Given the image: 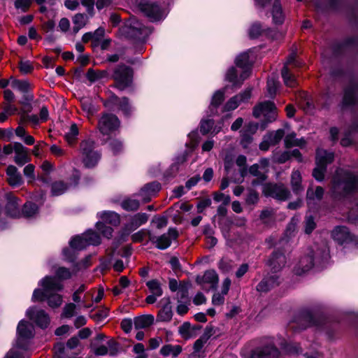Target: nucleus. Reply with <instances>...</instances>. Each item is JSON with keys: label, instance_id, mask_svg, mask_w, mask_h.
Returning a JSON list of instances; mask_svg holds the SVG:
<instances>
[{"label": "nucleus", "instance_id": "obj_60", "mask_svg": "<svg viewBox=\"0 0 358 358\" xmlns=\"http://www.w3.org/2000/svg\"><path fill=\"white\" fill-rule=\"evenodd\" d=\"M55 274H56V276L58 278L57 279L58 280H59V279H60V280H67V279H69L71 277V275H72V273L69 271V269L66 268L65 267H59V268H58V269L55 272Z\"/></svg>", "mask_w": 358, "mask_h": 358}, {"label": "nucleus", "instance_id": "obj_28", "mask_svg": "<svg viewBox=\"0 0 358 358\" xmlns=\"http://www.w3.org/2000/svg\"><path fill=\"white\" fill-rule=\"evenodd\" d=\"M15 162L20 166H22L29 162L28 150L22 143H15Z\"/></svg>", "mask_w": 358, "mask_h": 358}, {"label": "nucleus", "instance_id": "obj_35", "mask_svg": "<svg viewBox=\"0 0 358 358\" xmlns=\"http://www.w3.org/2000/svg\"><path fill=\"white\" fill-rule=\"evenodd\" d=\"M324 194V189L321 187H317L314 191L312 187H309L306 193L307 203L309 206L315 203V201H320Z\"/></svg>", "mask_w": 358, "mask_h": 358}, {"label": "nucleus", "instance_id": "obj_27", "mask_svg": "<svg viewBox=\"0 0 358 358\" xmlns=\"http://www.w3.org/2000/svg\"><path fill=\"white\" fill-rule=\"evenodd\" d=\"M6 210L7 214L12 217H17L20 215L18 199L12 193L7 194Z\"/></svg>", "mask_w": 358, "mask_h": 358}, {"label": "nucleus", "instance_id": "obj_12", "mask_svg": "<svg viewBox=\"0 0 358 358\" xmlns=\"http://www.w3.org/2000/svg\"><path fill=\"white\" fill-rule=\"evenodd\" d=\"M26 315L31 320L34 321L42 329L47 328L50 324L48 314L45 310L37 308L35 306L28 308Z\"/></svg>", "mask_w": 358, "mask_h": 358}, {"label": "nucleus", "instance_id": "obj_37", "mask_svg": "<svg viewBox=\"0 0 358 358\" xmlns=\"http://www.w3.org/2000/svg\"><path fill=\"white\" fill-rule=\"evenodd\" d=\"M285 145L286 148H291L294 146L303 147L306 145V141L303 138H296L295 133L287 134L285 137Z\"/></svg>", "mask_w": 358, "mask_h": 358}, {"label": "nucleus", "instance_id": "obj_44", "mask_svg": "<svg viewBox=\"0 0 358 358\" xmlns=\"http://www.w3.org/2000/svg\"><path fill=\"white\" fill-rule=\"evenodd\" d=\"M224 96L223 91L218 90L215 92L212 97L211 103L209 106V108L212 114H214L215 113L217 112L216 108L222 103V102L224 100Z\"/></svg>", "mask_w": 358, "mask_h": 358}, {"label": "nucleus", "instance_id": "obj_20", "mask_svg": "<svg viewBox=\"0 0 358 358\" xmlns=\"http://www.w3.org/2000/svg\"><path fill=\"white\" fill-rule=\"evenodd\" d=\"M280 284L279 275H268L265 276L257 285L256 290L259 292L266 293Z\"/></svg>", "mask_w": 358, "mask_h": 358}, {"label": "nucleus", "instance_id": "obj_64", "mask_svg": "<svg viewBox=\"0 0 358 358\" xmlns=\"http://www.w3.org/2000/svg\"><path fill=\"white\" fill-rule=\"evenodd\" d=\"M263 29H262V26L259 23L253 24L249 30L250 37L252 38H255L258 37L262 33Z\"/></svg>", "mask_w": 358, "mask_h": 358}, {"label": "nucleus", "instance_id": "obj_51", "mask_svg": "<svg viewBox=\"0 0 358 358\" xmlns=\"http://www.w3.org/2000/svg\"><path fill=\"white\" fill-rule=\"evenodd\" d=\"M97 230L106 238H110L113 235V229L112 227L106 226L102 222H98L96 224Z\"/></svg>", "mask_w": 358, "mask_h": 358}, {"label": "nucleus", "instance_id": "obj_47", "mask_svg": "<svg viewBox=\"0 0 358 358\" xmlns=\"http://www.w3.org/2000/svg\"><path fill=\"white\" fill-rule=\"evenodd\" d=\"M146 285L151 292L152 294L161 296L163 294V290L160 282L157 280H151L146 282Z\"/></svg>", "mask_w": 358, "mask_h": 358}, {"label": "nucleus", "instance_id": "obj_38", "mask_svg": "<svg viewBox=\"0 0 358 358\" xmlns=\"http://www.w3.org/2000/svg\"><path fill=\"white\" fill-rule=\"evenodd\" d=\"M182 352V347L179 345H173L171 344L164 345L161 350L160 353L163 356L172 355L173 357H177Z\"/></svg>", "mask_w": 358, "mask_h": 358}, {"label": "nucleus", "instance_id": "obj_10", "mask_svg": "<svg viewBox=\"0 0 358 358\" xmlns=\"http://www.w3.org/2000/svg\"><path fill=\"white\" fill-rule=\"evenodd\" d=\"M253 115L255 117H259L263 115L267 122H271L276 119L277 109L272 101H264L255 106Z\"/></svg>", "mask_w": 358, "mask_h": 358}, {"label": "nucleus", "instance_id": "obj_59", "mask_svg": "<svg viewBox=\"0 0 358 358\" xmlns=\"http://www.w3.org/2000/svg\"><path fill=\"white\" fill-rule=\"evenodd\" d=\"M180 336L185 339H189L192 336L190 324L188 322L183 323L178 329Z\"/></svg>", "mask_w": 358, "mask_h": 358}, {"label": "nucleus", "instance_id": "obj_18", "mask_svg": "<svg viewBox=\"0 0 358 358\" xmlns=\"http://www.w3.org/2000/svg\"><path fill=\"white\" fill-rule=\"evenodd\" d=\"M252 89L248 88L243 92L231 97L224 105V110L230 111L235 110L238 106L243 102L248 101L251 97Z\"/></svg>", "mask_w": 358, "mask_h": 358}, {"label": "nucleus", "instance_id": "obj_23", "mask_svg": "<svg viewBox=\"0 0 358 358\" xmlns=\"http://www.w3.org/2000/svg\"><path fill=\"white\" fill-rule=\"evenodd\" d=\"M160 188L161 185L157 182L148 183L141 188L138 195L143 202L146 203L151 200L152 196L159 192Z\"/></svg>", "mask_w": 358, "mask_h": 358}, {"label": "nucleus", "instance_id": "obj_58", "mask_svg": "<svg viewBox=\"0 0 358 358\" xmlns=\"http://www.w3.org/2000/svg\"><path fill=\"white\" fill-rule=\"evenodd\" d=\"M278 85L279 83L275 78H271L268 80L267 91L270 96H273L275 94Z\"/></svg>", "mask_w": 358, "mask_h": 358}, {"label": "nucleus", "instance_id": "obj_31", "mask_svg": "<svg viewBox=\"0 0 358 358\" xmlns=\"http://www.w3.org/2000/svg\"><path fill=\"white\" fill-rule=\"evenodd\" d=\"M97 215L103 222L113 226H117L120 223V215L114 211H102L98 213Z\"/></svg>", "mask_w": 358, "mask_h": 358}, {"label": "nucleus", "instance_id": "obj_26", "mask_svg": "<svg viewBox=\"0 0 358 358\" xmlns=\"http://www.w3.org/2000/svg\"><path fill=\"white\" fill-rule=\"evenodd\" d=\"M7 182L13 187L20 186L23 183V179L17 169L10 165L6 169Z\"/></svg>", "mask_w": 358, "mask_h": 358}, {"label": "nucleus", "instance_id": "obj_42", "mask_svg": "<svg viewBox=\"0 0 358 358\" xmlns=\"http://www.w3.org/2000/svg\"><path fill=\"white\" fill-rule=\"evenodd\" d=\"M266 139L270 142V144L275 145L278 144L285 136V131L282 129H279L276 131H273L267 133L266 135Z\"/></svg>", "mask_w": 358, "mask_h": 358}, {"label": "nucleus", "instance_id": "obj_22", "mask_svg": "<svg viewBox=\"0 0 358 358\" xmlns=\"http://www.w3.org/2000/svg\"><path fill=\"white\" fill-rule=\"evenodd\" d=\"M17 345H20V341L22 339H29L34 336V326L29 322L21 320L17 328Z\"/></svg>", "mask_w": 358, "mask_h": 358}, {"label": "nucleus", "instance_id": "obj_21", "mask_svg": "<svg viewBox=\"0 0 358 358\" xmlns=\"http://www.w3.org/2000/svg\"><path fill=\"white\" fill-rule=\"evenodd\" d=\"M236 64L243 69L241 73L242 80L247 79L250 75L251 62L250 60L249 52L240 54L236 59Z\"/></svg>", "mask_w": 358, "mask_h": 358}, {"label": "nucleus", "instance_id": "obj_41", "mask_svg": "<svg viewBox=\"0 0 358 358\" xmlns=\"http://www.w3.org/2000/svg\"><path fill=\"white\" fill-rule=\"evenodd\" d=\"M226 80L231 83L234 87H240L244 80H242L241 76L238 77L234 67H231L227 72Z\"/></svg>", "mask_w": 358, "mask_h": 358}, {"label": "nucleus", "instance_id": "obj_46", "mask_svg": "<svg viewBox=\"0 0 358 358\" xmlns=\"http://www.w3.org/2000/svg\"><path fill=\"white\" fill-rule=\"evenodd\" d=\"M10 86L15 90H17L21 92L26 93L28 92L30 85L27 80L11 78Z\"/></svg>", "mask_w": 358, "mask_h": 358}, {"label": "nucleus", "instance_id": "obj_24", "mask_svg": "<svg viewBox=\"0 0 358 358\" xmlns=\"http://www.w3.org/2000/svg\"><path fill=\"white\" fill-rule=\"evenodd\" d=\"M223 127V121H220L215 124L213 120H203L200 123V131L202 134L206 135L210 133L213 135L218 134Z\"/></svg>", "mask_w": 358, "mask_h": 358}, {"label": "nucleus", "instance_id": "obj_49", "mask_svg": "<svg viewBox=\"0 0 358 358\" xmlns=\"http://www.w3.org/2000/svg\"><path fill=\"white\" fill-rule=\"evenodd\" d=\"M106 74L107 72L106 71H96L92 69H90L87 72L86 77L90 82L93 83L105 78Z\"/></svg>", "mask_w": 358, "mask_h": 358}, {"label": "nucleus", "instance_id": "obj_62", "mask_svg": "<svg viewBox=\"0 0 358 358\" xmlns=\"http://www.w3.org/2000/svg\"><path fill=\"white\" fill-rule=\"evenodd\" d=\"M109 147L114 155L120 153L123 150L122 142L117 139L110 140L109 142Z\"/></svg>", "mask_w": 358, "mask_h": 358}, {"label": "nucleus", "instance_id": "obj_45", "mask_svg": "<svg viewBox=\"0 0 358 358\" xmlns=\"http://www.w3.org/2000/svg\"><path fill=\"white\" fill-rule=\"evenodd\" d=\"M79 129L76 124H72L69 131L65 134V139L68 144L73 145L77 140Z\"/></svg>", "mask_w": 358, "mask_h": 358}, {"label": "nucleus", "instance_id": "obj_1", "mask_svg": "<svg viewBox=\"0 0 358 358\" xmlns=\"http://www.w3.org/2000/svg\"><path fill=\"white\" fill-rule=\"evenodd\" d=\"M41 289H35L31 301L33 302L46 301L51 308H59L63 303V296L58 294L63 289L64 285L57 278L45 276L39 282Z\"/></svg>", "mask_w": 358, "mask_h": 358}, {"label": "nucleus", "instance_id": "obj_52", "mask_svg": "<svg viewBox=\"0 0 358 358\" xmlns=\"http://www.w3.org/2000/svg\"><path fill=\"white\" fill-rule=\"evenodd\" d=\"M67 349L63 343H58L55 346V358H71Z\"/></svg>", "mask_w": 358, "mask_h": 358}, {"label": "nucleus", "instance_id": "obj_5", "mask_svg": "<svg viewBox=\"0 0 358 358\" xmlns=\"http://www.w3.org/2000/svg\"><path fill=\"white\" fill-rule=\"evenodd\" d=\"M122 32L128 38L145 40L151 33V30L145 27L139 20L131 18L122 28Z\"/></svg>", "mask_w": 358, "mask_h": 358}, {"label": "nucleus", "instance_id": "obj_4", "mask_svg": "<svg viewBox=\"0 0 358 358\" xmlns=\"http://www.w3.org/2000/svg\"><path fill=\"white\" fill-rule=\"evenodd\" d=\"M79 152L82 162L87 168L95 166L101 159V153L95 150V142L92 139L82 141Z\"/></svg>", "mask_w": 358, "mask_h": 358}, {"label": "nucleus", "instance_id": "obj_2", "mask_svg": "<svg viewBox=\"0 0 358 358\" xmlns=\"http://www.w3.org/2000/svg\"><path fill=\"white\" fill-rule=\"evenodd\" d=\"M329 255V250L325 242H322L320 245L314 243L307 248L306 254L301 257L299 263L294 267V273L301 275L308 272L313 267L315 260L327 259Z\"/></svg>", "mask_w": 358, "mask_h": 358}, {"label": "nucleus", "instance_id": "obj_54", "mask_svg": "<svg viewBox=\"0 0 358 358\" xmlns=\"http://www.w3.org/2000/svg\"><path fill=\"white\" fill-rule=\"evenodd\" d=\"M259 217L264 224H269L273 220L274 210L271 208L264 209L261 212Z\"/></svg>", "mask_w": 358, "mask_h": 358}, {"label": "nucleus", "instance_id": "obj_16", "mask_svg": "<svg viewBox=\"0 0 358 358\" xmlns=\"http://www.w3.org/2000/svg\"><path fill=\"white\" fill-rule=\"evenodd\" d=\"M140 9L152 22L159 21L164 18V13L157 3H142L140 4Z\"/></svg>", "mask_w": 358, "mask_h": 358}, {"label": "nucleus", "instance_id": "obj_30", "mask_svg": "<svg viewBox=\"0 0 358 358\" xmlns=\"http://www.w3.org/2000/svg\"><path fill=\"white\" fill-rule=\"evenodd\" d=\"M148 220V215L145 213H138L135 214L130 219L129 222L126 225V229L129 231H134Z\"/></svg>", "mask_w": 358, "mask_h": 358}, {"label": "nucleus", "instance_id": "obj_61", "mask_svg": "<svg viewBox=\"0 0 358 358\" xmlns=\"http://www.w3.org/2000/svg\"><path fill=\"white\" fill-rule=\"evenodd\" d=\"M32 0H15L14 6L16 9L26 12L30 7Z\"/></svg>", "mask_w": 358, "mask_h": 358}, {"label": "nucleus", "instance_id": "obj_6", "mask_svg": "<svg viewBox=\"0 0 358 358\" xmlns=\"http://www.w3.org/2000/svg\"><path fill=\"white\" fill-rule=\"evenodd\" d=\"M334 154L323 149H317L316 152V167L313 171V177L318 181L324 179L327 164L334 160Z\"/></svg>", "mask_w": 358, "mask_h": 358}, {"label": "nucleus", "instance_id": "obj_56", "mask_svg": "<svg viewBox=\"0 0 358 358\" xmlns=\"http://www.w3.org/2000/svg\"><path fill=\"white\" fill-rule=\"evenodd\" d=\"M82 109L87 115H92L96 112V108L89 99H83L81 101Z\"/></svg>", "mask_w": 358, "mask_h": 358}, {"label": "nucleus", "instance_id": "obj_3", "mask_svg": "<svg viewBox=\"0 0 358 358\" xmlns=\"http://www.w3.org/2000/svg\"><path fill=\"white\" fill-rule=\"evenodd\" d=\"M358 188V180L350 173L338 171L334 178L332 192L335 196H345Z\"/></svg>", "mask_w": 358, "mask_h": 358}, {"label": "nucleus", "instance_id": "obj_9", "mask_svg": "<svg viewBox=\"0 0 358 358\" xmlns=\"http://www.w3.org/2000/svg\"><path fill=\"white\" fill-rule=\"evenodd\" d=\"M120 121L118 117L110 113H105L99 120L98 129L103 135H110L119 129Z\"/></svg>", "mask_w": 358, "mask_h": 358}, {"label": "nucleus", "instance_id": "obj_7", "mask_svg": "<svg viewBox=\"0 0 358 358\" xmlns=\"http://www.w3.org/2000/svg\"><path fill=\"white\" fill-rule=\"evenodd\" d=\"M101 243V238L98 234L92 230H87L80 236H76L71 238L69 245L76 249L83 250L87 246L98 245Z\"/></svg>", "mask_w": 358, "mask_h": 358}, {"label": "nucleus", "instance_id": "obj_25", "mask_svg": "<svg viewBox=\"0 0 358 358\" xmlns=\"http://www.w3.org/2000/svg\"><path fill=\"white\" fill-rule=\"evenodd\" d=\"M333 239L342 245L352 241V235L345 227H336L331 232Z\"/></svg>", "mask_w": 358, "mask_h": 358}, {"label": "nucleus", "instance_id": "obj_53", "mask_svg": "<svg viewBox=\"0 0 358 358\" xmlns=\"http://www.w3.org/2000/svg\"><path fill=\"white\" fill-rule=\"evenodd\" d=\"M68 186L62 181L55 182L52 185V194L54 196H59L64 193Z\"/></svg>", "mask_w": 358, "mask_h": 358}, {"label": "nucleus", "instance_id": "obj_50", "mask_svg": "<svg viewBox=\"0 0 358 358\" xmlns=\"http://www.w3.org/2000/svg\"><path fill=\"white\" fill-rule=\"evenodd\" d=\"M38 213V207L35 203L29 202L24 205L22 209L23 215L27 217H31Z\"/></svg>", "mask_w": 358, "mask_h": 358}, {"label": "nucleus", "instance_id": "obj_36", "mask_svg": "<svg viewBox=\"0 0 358 358\" xmlns=\"http://www.w3.org/2000/svg\"><path fill=\"white\" fill-rule=\"evenodd\" d=\"M154 322V316L152 315L136 317L134 320V325L136 329L149 327Z\"/></svg>", "mask_w": 358, "mask_h": 358}, {"label": "nucleus", "instance_id": "obj_13", "mask_svg": "<svg viewBox=\"0 0 358 358\" xmlns=\"http://www.w3.org/2000/svg\"><path fill=\"white\" fill-rule=\"evenodd\" d=\"M196 282L206 291L215 289L219 282V277L214 270L206 271L202 277H197Z\"/></svg>", "mask_w": 358, "mask_h": 358}, {"label": "nucleus", "instance_id": "obj_40", "mask_svg": "<svg viewBox=\"0 0 358 358\" xmlns=\"http://www.w3.org/2000/svg\"><path fill=\"white\" fill-rule=\"evenodd\" d=\"M284 83L289 87H294L297 85L296 79L292 73L289 72V69L287 66H284L281 71Z\"/></svg>", "mask_w": 358, "mask_h": 358}, {"label": "nucleus", "instance_id": "obj_33", "mask_svg": "<svg viewBox=\"0 0 358 358\" xmlns=\"http://www.w3.org/2000/svg\"><path fill=\"white\" fill-rule=\"evenodd\" d=\"M273 22L276 24H280L284 22L285 15L279 0H275L271 10Z\"/></svg>", "mask_w": 358, "mask_h": 358}, {"label": "nucleus", "instance_id": "obj_63", "mask_svg": "<svg viewBox=\"0 0 358 358\" xmlns=\"http://www.w3.org/2000/svg\"><path fill=\"white\" fill-rule=\"evenodd\" d=\"M258 193L253 189H250L245 199L246 203L248 205H254L256 204L258 202Z\"/></svg>", "mask_w": 358, "mask_h": 358}, {"label": "nucleus", "instance_id": "obj_15", "mask_svg": "<svg viewBox=\"0 0 358 358\" xmlns=\"http://www.w3.org/2000/svg\"><path fill=\"white\" fill-rule=\"evenodd\" d=\"M178 237V232L175 229H169L168 232L159 236H150V240L156 244V247L160 250L168 248L172 240Z\"/></svg>", "mask_w": 358, "mask_h": 358}, {"label": "nucleus", "instance_id": "obj_48", "mask_svg": "<svg viewBox=\"0 0 358 358\" xmlns=\"http://www.w3.org/2000/svg\"><path fill=\"white\" fill-rule=\"evenodd\" d=\"M139 201L137 199L128 198L122 201L121 206L127 211L136 210L139 208Z\"/></svg>", "mask_w": 358, "mask_h": 358}, {"label": "nucleus", "instance_id": "obj_19", "mask_svg": "<svg viewBox=\"0 0 358 358\" xmlns=\"http://www.w3.org/2000/svg\"><path fill=\"white\" fill-rule=\"evenodd\" d=\"M287 259L285 254L280 250H275L268 260V265L273 273H278L285 266Z\"/></svg>", "mask_w": 358, "mask_h": 358}, {"label": "nucleus", "instance_id": "obj_17", "mask_svg": "<svg viewBox=\"0 0 358 358\" xmlns=\"http://www.w3.org/2000/svg\"><path fill=\"white\" fill-rule=\"evenodd\" d=\"M280 352L274 346L273 341L268 339V345L252 351V358H279Z\"/></svg>", "mask_w": 358, "mask_h": 358}, {"label": "nucleus", "instance_id": "obj_39", "mask_svg": "<svg viewBox=\"0 0 358 358\" xmlns=\"http://www.w3.org/2000/svg\"><path fill=\"white\" fill-rule=\"evenodd\" d=\"M212 336V329L206 328L205 332L197 339L194 344V350L199 352L207 343L210 337Z\"/></svg>", "mask_w": 358, "mask_h": 358}, {"label": "nucleus", "instance_id": "obj_32", "mask_svg": "<svg viewBox=\"0 0 358 358\" xmlns=\"http://www.w3.org/2000/svg\"><path fill=\"white\" fill-rule=\"evenodd\" d=\"M111 102L115 105H118L120 109L127 116H129L132 112V107L129 102L127 97L118 98L117 96L113 95L111 96Z\"/></svg>", "mask_w": 358, "mask_h": 358}, {"label": "nucleus", "instance_id": "obj_55", "mask_svg": "<svg viewBox=\"0 0 358 358\" xmlns=\"http://www.w3.org/2000/svg\"><path fill=\"white\" fill-rule=\"evenodd\" d=\"M76 309V306L73 303H66L62 313V317L65 318H71L72 317L74 314Z\"/></svg>", "mask_w": 358, "mask_h": 358}, {"label": "nucleus", "instance_id": "obj_8", "mask_svg": "<svg viewBox=\"0 0 358 358\" xmlns=\"http://www.w3.org/2000/svg\"><path fill=\"white\" fill-rule=\"evenodd\" d=\"M132 76L131 68L125 65H120L115 69L113 78L116 82V87L120 90H124L131 85Z\"/></svg>", "mask_w": 358, "mask_h": 358}, {"label": "nucleus", "instance_id": "obj_43", "mask_svg": "<svg viewBox=\"0 0 358 358\" xmlns=\"http://www.w3.org/2000/svg\"><path fill=\"white\" fill-rule=\"evenodd\" d=\"M88 20L87 16L84 13H78L73 17V31L77 33L81 28H83Z\"/></svg>", "mask_w": 358, "mask_h": 358}, {"label": "nucleus", "instance_id": "obj_14", "mask_svg": "<svg viewBox=\"0 0 358 358\" xmlns=\"http://www.w3.org/2000/svg\"><path fill=\"white\" fill-rule=\"evenodd\" d=\"M158 306L160 307V310L157 315V321L161 322H170L173 315L170 297L162 298L159 301Z\"/></svg>", "mask_w": 358, "mask_h": 358}, {"label": "nucleus", "instance_id": "obj_11", "mask_svg": "<svg viewBox=\"0 0 358 358\" xmlns=\"http://www.w3.org/2000/svg\"><path fill=\"white\" fill-rule=\"evenodd\" d=\"M262 191L266 196L281 201L287 199L290 196L289 189L284 185L267 183L264 185Z\"/></svg>", "mask_w": 358, "mask_h": 358}, {"label": "nucleus", "instance_id": "obj_29", "mask_svg": "<svg viewBox=\"0 0 358 358\" xmlns=\"http://www.w3.org/2000/svg\"><path fill=\"white\" fill-rule=\"evenodd\" d=\"M357 87L354 84L348 87L344 92V96L342 101V107L352 106L357 100Z\"/></svg>", "mask_w": 358, "mask_h": 358}, {"label": "nucleus", "instance_id": "obj_34", "mask_svg": "<svg viewBox=\"0 0 358 358\" xmlns=\"http://www.w3.org/2000/svg\"><path fill=\"white\" fill-rule=\"evenodd\" d=\"M302 178L299 171H294L291 175V187L293 192L299 194L303 192V187L301 185Z\"/></svg>", "mask_w": 358, "mask_h": 358}, {"label": "nucleus", "instance_id": "obj_57", "mask_svg": "<svg viewBox=\"0 0 358 358\" xmlns=\"http://www.w3.org/2000/svg\"><path fill=\"white\" fill-rule=\"evenodd\" d=\"M70 247H71V248H64L63 250V255H64L65 260L72 262L76 258V255H77L76 251L80 250L73 248L71 245H70Z\"/></svg>", "mask_w": 358, "mask_h": 358}]
</instances>
